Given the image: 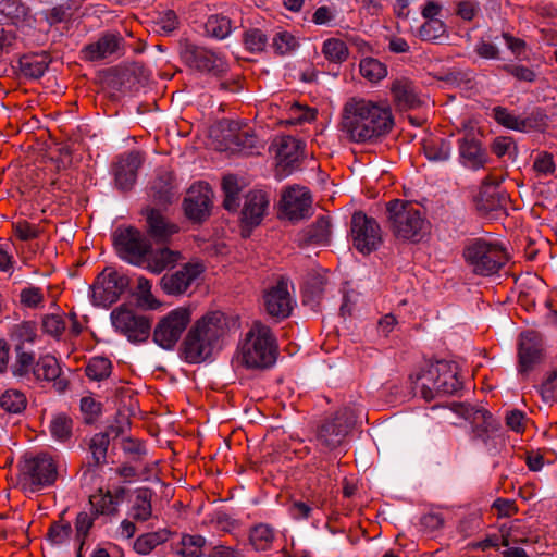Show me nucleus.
Returning a JSON list of instances; mask_svg holds the SVG:
<instances>
[{
	"mask_svg": "<svg viewBox=\"0 0 557 557\" xmlns=\"http://www.w3.org/2000/svg\"><path fill=\"white\" fill-rule=\"evenodd\" d=\"M14 233L21 240H30L38 237L39 230L27 221H18L14 224Z\"/></svg>",
	"mask_w": 557,
	"mask_h": 557,
	"instance_id": "obj_63",
	"label": "nucleus"
},
{
	"mask_svg": "<svg viewBox=\"0 0 557 557\" xmlns=\"http://www.w3.org/2000/svg\"><path fill=\"white\" fill-rule=\"evenodd\" d=\"M72 420L60 414L52 419L50 423V432L52 436L59 441H66L72 433Z\"/></svg>",
	"mask_w": 557,
	"mask_h": 557,
	"instance_id": "obj_52",
	"label": "nucleus"
},
{
	"mask_svg": "<svg viewBox=\"0 0 557 557\" xmlns=\"http://www.w3.org/2000/svg\"><path fill=\"white\" fill-rule=\"evenodd\" d=\"M423 152L431 162H445L450 158L451 144L440 135L430 134L422 139Z\"/></svg>",
	"mask_w": 557,
	"mask_h": 557,
	"instance_id": "obj_29",
	"label": "nucleus"
},
{
	"mask_svg": "<svg viewBox=\"0 0 557 557\" xmlns=\"http://www.w3.org/2000/svg\"><path fill=\"white\" fill-rule=\"evenodd\" d=\"M306 237L309 243L318 245H327L331 237V223L327 216H320L307 230Z\"/></svg>",
	"mask_w": 557,
	"mask_h": 557,
	"instance_id": "obj_41",
	"label": "nucleus"
},
{
	"mask_svg": "<svg viewBox=\"0 0 557 557\" xmlns=\"http://www.w3.org/2000/svg\"><path fill=\"white\" fill-rule=\"evenodd\" d=\"M149 233L158 240H166L173 234L178 232V227L168 222L164 216L154 209H151L147 215Z\"/></svg>",
	"mask_w": 557,
	"mask_h": 557,
	"instance_id": "obj_32",
	"label": "nucleus"
},
{
	"mask_svg": "<svg viewBox=\"0 0 557 557\" xmlns=\"http://www.w3.org/2000/svg\"><path fill=\"white\" fill-rule=\"evenodd\" d=\"M321 52L329 62L336 64L345 62L349 55L347 45L339 38L324 40Z\"/></svg>",
	"mask_w": 557,
	"mask_h": 557,
	"instance_id": "obj_37",
	"label": "nucleus"
},
{
	"mask_svg": "<svg viewBox=\"0 0 557 557\" xmlns=\"http://www.w3.org/2000/svg\"><path fill=\"white\" fill-rule=\"evenodd\" d=\"M493 117L498 124L518 132H528L533 127L530 119H521L504 107H495Z\"/></svg>",
	"mask_w": 557,
	"mask_h": 557,
	"instance_id": "obj_35",
	"label": "nucleus"
},
{
	"mask_svg": "<svg viewBox=\"0 0 557 557\" xmlns=\"http://www.w3.org/2000/svg\"><path fill=\"white\" fill-rule=\"evenodd\" d=\"M225 333L223 313L210 312L196 322L183 344V356L188 363H200L211 357L218 341Z\"/></svg>",
	"mask_w": 557,
	"mask_h": 557,
	"instance_id": "obj_2",
	"label": "nucleus"
},
{
	"mask_svg": "<svg viewBox=\"0 0 557 557\" xmlns=\"http://www.w3.org/2000/svg\"><path fill=\"white\" fill-rule=\"evenodd\" d=\"M124 495V490L120 488L115 493L110 491L91 495L89 498L90 510L97 516H113L117 512V507Z\"/></svg>",
	"mask_w": 557,
	"mask_h": 557,
	"instance_id": "obj_28",
	"label": "nucleus"
},
{
	"mask_svg": "<svg viewBox=\"0 0 557 557\" xmlns=\"http://www.w3.org/2000/svg\"><path fill=\"white\" fill-rule=\"evenodd\" d=\"M110 444V437L107 432L95 434L89 442L92 466H100L107 462V453Z\"/></svg>",
	"mask_w": 557,
	"mask_h": 557,
	"instance_id": "obj_43",
	"label": "nucleus"
},
{
	"mask_svg": "<svg viewBox=\"0 0 557 557\" xmlns=\"http://www.w3.org/2000/svg\"><path fill=\"white\" fill-rule=\"evenodd\" d=\"M244 42L250 52H261L268 44L265 34L259 28H252L245 33Z\"/></svg>",
	"mask_w": 557,
	"mask_h": 557,
	"instance_id": "obj_55",
	"label": "nucleus"
},
{
	"mask_svg": "<svg viewBox=\"0 0 557 557\" xmlns=\"http://www.w3.org/2000/svg\"><path fill=\"white\" fill-rule=\"evenodd\" d=\"M543 342L540 334L527 331L520 336L519 363L522 372H528L542 357Z\"/></svg>",
	"mask_w": 557,
	"mask_h": 557,
	"instance_id": "obj_24",
	"label": "nucleus"
},
{
	"mask_svg": "<svg viewBox=\"0 0 557 557\" xmlns=\"http://www.w3.org/2000/svg\"><path fill=\"white\" fill-rule=\"evenodd\" d=\"M337 11L331 5H321L315 9L312 14L311 21L319 26L332 27L335 25Z\"/></svg>",
	"mask_w": 557,
	"mask_h": 557,
	"instance_id": "obj_57",
	"label": "nucleus"
},
{
	"mask_svg": "<svg viewBox=\"0 0 557 557\" xmlns=\"http://www.w3.org/2000/svg\"><path fill=\"white\" fill-rule=\"evenodd\" d=\"M270 205L269 195L262 189L249 190L242 209V223L247 227H255L263 220Z\"/></svg>",
	"mask_w": 557,
	"mask_h": 557,
	"instance_id": "obj_22",
	"label": "nucleus"
},
{
	"mask_svg": "<svg viewBox=\"0 0 557 557\" xmlns=\"http://www.w3.org/2000/svg\"><path fill=\"white\" fill-rule=\"evenodd\" d=\"M502 69L520 82L532 83L535 81V72L522 64H504Z\"/></svg>",
	"mask_w": 557,
	"mask_h": 557,
	"instance_id": "obj_61",
	"label": "nucleus"
},
{
	"mask_svg": "<svg viewBox=\"0 0 557 557\" xmlns=\"http://www.w3.org/2000/svg\"><path fill=\"white\" fill-rule=\"evenodd\" d=\"M124 53V39L120 33L106 32L98 39L83 47L81 54L85 61L96 62L119 58Z\"/></svg>",
	"mask_w": 557,
	"mask_h": 557,
	"instance_id": "obj_17",
	"label": "nucleus"
},
{
	"mask_svg": "<svg viewBox=\"0 0 557 557\" xmlns=\"http://www.w3.org/2000/svg\"><path fill=\"white\" fill-rule=\"evenodd\" d=\"M57 466L48 454L41 453L25 461L20 474V483L29 492L50 486L57 479Z\"/></svg>",
	"mask_w": 557,
	"mask_h": 557,
	"instance_id": "obj_9",
	"label": "nucleus"
},
{
	"mask_svg": "<svg viewBox=\"0 0 557 557\" xmlns=\"http://www.w3.org/2000/svg\"><path fill=\"white\" fill-rule=\"evenodd\" d=\"M533 169L541 176L553 175L556 171L553 154L545 151L540 152L534 160Z\"/></svg>",
	"mask_w": 557,
	"mask_h": 557,
	"instance_id": "obj_59",
	"label": "nucleus"
},
{
	"mask_svg": "<svg viewBox=\"0 0 557 557\" xmlns=\"http://www.w3.org/2000/svg\"><path fill=\"white\" fill-rule=\"evenodd\" d=\"M393 125L388 106L361 98L348 100L343 109L342 131L355 143L371 141Z\"/></svg>",
	"mask_w": 557,
	"mask_h": 557,
	"instance_id": "obj_1",
	"label": "nucleus"
},
{
	"mask_svg": "<svg viewBox=\"0 0 557 557\" xmlns=\"http://www.w3.org/2000/svg\"><path fill=\"white\" fill-rule=\"evenodd\" d=\"M190 321L191 311L188 308L178 307L171 310L157 323L153 330V342L163 349H173Z\"/></svg>",
	"mask_w": 557,
	"mask_h": 557,
	"instance_id": "obj_10",
	"label": "nucleus"
},
{
	"mask_svg": "<svg viewBox=\"0 0 557 557\" xmlns=\"http://www.w3.org/2000/svg\"><path fill=\"white\" fill-rule=\"evenodd\" d=\"M97 518L98 517L91 510L89 512L81 511L76 516L75 539L78 542L77 557H82L83 546Z\"/></svg>",
	"mask_w": 557,
	"mask_h": 557,
	"instance_id": "obj_39",
	"label": "nucleus"
},
{
	"mask_svg": "<svg viewBox=\"0 0 557 557\" xmlns=\"http://www.w3.org/2000/svg\"><path fill=\"white\" fill-rule=\"evenodd\" d=\"M16 361L12 373L14 376L27 377L34 372L36 366L35 355L32 351H24L22 346L16 347Z\"/></svg>",
	"mask_w": 557,
	"mask_h": 557,
	"instance_id": "obj_47",
	"label": "nucleus"
},
{
	"mask_svg": "<svg viewBox=\"0 0 557 557\" xmlns=\"http://www.w3.org/2000/svg\"><path fill=\"white\" fill-rule=\"evenodd\" d=\"M432 412H437V418L443 422L456 424L453 416L463 418L472 424V432L475 438L486 443L492 433L497 430V423L492 414L484 408L472 407L465 403H451L450 407H431Z\"/></svg>",
	"mask_w": 557,
	"mask_h": 557,
	"instance_id": "obj_7",
	"label": "nucleus"
},
{
	"mask_svg": "<svg viewBox=\"0 0 557 557\" xmlns=\"http://www.w3.org/2000/svg\"><path fill=\"white\" fill-rule=\"evenodd\" d=\"M172 174L163 172L152 183L151 189L160 201L168 202L173 196Z\"/></svg>",
	"mask_w": 557,
	"mask_h": 557,
	"instance_id": "obj_50",
	"label": "nucleus"
},
{
	"mask_svg": "<svg viewBox=\"0 0 557 557\" xmlns=\"http://www.w3.org/2000/svg\"><path fill=\"white\" fill-rule=\"evenodd\" d=\"M205 270L206 267L201 261L187 262L180 269L164 274L161 278V287L168 295H183L200 280Z\"/></svg>",
	"mask_w": 557,
	"mask_h": 557,
	"instance_id": "obj_15",
	"label": "nucleus"
},
{
	"mask_svg": "<svg viewBox=\"0 0 557 557\" xmlns=\"http://www.w3.org/2000/svg\"><path fill=\"white\" fill-rule=\"evenodd\" d=\"M181 57L188 67L203 74L219 76L228 70V63L221 52L205 47L186 44Z\"/></svg>",
	"mask_w": 557,
	"mask_h": 557,
	"instance_id": "obj_11",
	"label": "nucleus"
},
{
	"mask_svg": "<svg viewBox=\"0 0 557 557\" xmlns=\"http://www.w3.org/2000/svg\"><path fill=\"white\" fill-rule=\"evenodd\" d=\"M386 227L401 243H416L418 237V201L395 198L385 203Z\"/></svg>",
	"mask_w": 557,
	"mask_h": 557,
	"instance_id": "obj_6",
	"label": "nucleus"
},
{
	"mask_svg": "<svg viewBox=\"0 0 557 557\" xmlns=\"http://www.w3.org/2000/svg\"><path fill=\"white\" fill-rule=\"evenodd\" d=\"M212 191L208 184H194L184 200L185 214L189 220L201 222L210 214Z\"/></svg>",
	"mask_w": 557,
	"mask_h": 557,
	"instance_id": "obj_21",
	"label": "nucleus"
},
{
	"mask_svg": "<svg viewBox=\"0 0 557 557\" xmlns=\"http://www.w3.org/2000/svg\"><path fill=\"white\" fill-rule=\"evenodd\" d=\"M302 143L293 136H283L276 143V173L286 177L299 168Z\"/></svg>",
	"mask_w": 557,
	"mask_h": 557,
	"instance_id": "obj_20",
	"label": "nucleus"
},
{
	"mask_svg": "<svg viewBox=\"0 0 557 557\" xmlns=\"http://www.w3.org/2000/svg\"><path fill=\"white\" fill-rule=\"evenodd\" d=\"M444 523V519L440 511L431 510L428 513H424L422 518H420V532L423 533H433L434 531L442 528Z\"/></svg>",
	"mask_w": 557,
	"mask_h": 557,
	"instance_id": "obj_62",
	"label": "nucleus"
},
{
	"mask_svg": "<svg viewBox=\"0 0 557 557\" xmlns=\"http://www.w3.org/2000/svg\"><path fill=\"white\" fill-rule=\"evenodd\" d=\"M61 367L57 358L50 355L41 356L34 368L33 376L38 382H53L58 392L67 388V380L61 375Z\"/></svg>",
	"mask_w": 557,
	"mask_h": 557,
	"instance_id": "obj_25",
	"label": "nucleus"
},
{
	"mask_svg": "<svg viewBox=\"0 0 557 557\" xmlns=\"http://www.w3.org/2000/svg\"><path fill=\"white\" fill-rule=\"evenodd\" d=\"M298 45L297 38L287 30L277 32L272 38V48L281 55L295 51Z\"/></svg>",
	"mask_w": 557,
	"mask_h": 557,
	"instance_id": "obj_49",
	"label": "nucleus"
},
{
	"mask_svg": "<svg viewBox=\"0 0 557 557\" xmlns=\"http://www.w3.org/2000/svg\"><path fill=\"white\" fill-rule=\"evenodd\" d=\"M20 300L27 308H37L44 302V294L39 287H25L21 290Z\"/></svg>",
	"mask_w": 557,
	"mask_h": 557,
	"instance_id": "obj_60",
	"label": "nucleus"
},
{
	"mask_svg": "<svg viewBox=\"0 0 557 557\" xmlns=\"http://www.w3.org/2000/svg\"><path fill=\"white\" fill-rule=\"evenodd\" d=\"M114 329L132 343L146 342L150 335L151 322L135 310L120 306L111 312Z\"/></svg>",
	"mask_w": 557,
	"mask_h": 557,
	"instance_id": "obj_12",
	"label": "nucleus"
},
{
	"mask_svg": "<svg viewBox=\"0 0 557 557\" xmlns=\"http://www.w3.org/2000/svg\"><path fill=\"white\" fill-rule=\"evenodd\" d=\"M317 111L308 107L295 103L289 109V117L286 120L288 124L297 125L311 122L315 119Z\"/></svg>",
	"mask_w": 557,
	"mask_h": 557,
	"instance_id": "obj_54",
	"label": "nucleus"
},
{
	"mask_svg": "<svg viewBox=\"0 0 557 557\" xmlns=\"http://www.w3.org/2000/svg\"><path fill=\"white\" fill-rule=\"evenodd\" d=\"M248 540L256 552H267L272 548L275 531L267 523H258L249 530Z\"/></svg>",
	"mask_w": 557,
	"mask_h": 557,
	"instance_id": "obj_33",
	"label": "nucleus"
},
{
	"mask_svg": "<svg viewBox=\"0 0 557 557\" xmlns=\"http://www.w3.org/2000/svg\"><path fill=\"white\" fill-rule=\"evenodd\" d=\"M85 373L90 380L102 381L111 373V361L104 357H94L88 361Z\"/></svg>",
	"mask_w": 557,
	"mask_h": 557,
	"instance_id": "obj_48",
	"label": "nucleus"
},
{
	"mask_svg": "<svg viewBox=\"0 0 557 557\" xmlns=\"http://www.w3.org/2000/svg\"><path fill=\"white\" fill-rule=\"evenodd\" d=\"M65 327L66 323L61 314H48L42 320L44 331L53 337H60Z\"/></svg>",
	"mask_w": 557,
	"mask_h": 557,
	"instance_id": "obj_58",
	"label": "nucleus"
},
{
	"mask_svg": "<svg viewBox=\"0 0 557 557\" xmlns=\"http://www.w3.org/2000/svg\"><path fill=\"white\" fill-rule=\"evenodd\" d=\"M461 388L462 381L455 363L429 359L420 363V392L425 400H432L437 395H453Z\"/></svg>",
	"mask_w": 557,
	"mask_h": 557,
	"instance_id": "obj_3",
	"label": "nucleus"
},
{
	"mask_svg": "<svg viewBox=\"0 0 557 557\" xmlns=\"http://www.w3.org/2000/svg\"><path fill=\"white\" fill-rule=\"evenodd\" d=\"M170 535L171 533L168 529H160L141 534L134 542V549L140 555H148L157 546L165 543L170 539Z\"/></svg>",
	"mask_w": 557,
	"mask_h": 557,
	"instance_id": "obj_34",
	"label": "nucleus"
},
{
	"mask_svg": "<svg viewBox=\"0 0 557 557\" xmlns=\"http://www.w3.org/2000/svg\"><path fill=\"white\" fill-rule=\"evenodd\" d=\"M72 527L69 522L55 521L49 527L47 539L51 545H62L70 540Z\"/></svg>",
	"mask_w": 557,
	"mask_h": 557,
	"instance_id": "obj_51",
	"label": "nucleus"
},
{
	"mask_svg": "<svg viewBox=\"0 0 557 557\" xmlns=\"http://www.w3.org/2000/svg\"><path fill=\"white\" fill-rule=\"evenodd\" d=\"M232 29L233 26L231 18L221 14H213L209 16L205 24L206 34L218 40L228 37Z\"/></svg>",
	"mask_w": 557,
	"mask_h": 557,
	"instance_id": "obj_36",
	"label": "nucleus"
},
{
	"mask_svg": "<svg viewBox=\"0 0 557 557\" xmlns=\"http://www.w3.org/2000/svg\"><path fill=\"white\" fill-rule=\"evenodd\" d=\"M144 162L139 151H129L120 156L114 168V177L117 187L122 190L131 189L137 178V171Z\"/></svg>",
	"mask_w": 557,
	"mask_h": 557,
	"instance_id": "obj_23",
	"label": "nucleus"
},
{
	"mask_svg": "<svg viewBox=\"0 0 557 557\" xmlns=\"http://www.w3.org/2000/svg\"><path fill=\"white\" fill-rule=\"evenodd\" d=\"M294 299L288 288V280L281 277L275 285L263 294V305L267 313L276 320H283L290 315L294 308Z\"/></svg>",
	"mask_w": 557,
	"mask_h": 557,
	"instance_id": "obj_19",
	"label": "nucleus"
},
{
	"mask_svg": "<svg viewBox=\"0 0 557 557\" xmlns=\"http://www.w3.org/2000/svg\"><path fill=\"white\" fill-rule=\"evenodd\" d=\"M475 53L487 60H498L500 51L498 47L492 42L480 40L474 48Z\"/></svg>",
	"mask_w": 557,
	"mask_h": 557,
	"instance_id": "obj_64",
	"label": "nucleus"
},
{
	"mask_svg": "<svg viewBox=\"0 0 557 557\" xmlns=\"http://www.w3.org/2000/svg\"><path fill=\"white\" fill-rule=\"evenodd\" d=\"M360 74L371 83H377L387 76V67L374 58H364L359 64Z\"/></svg>",
	"mask_w": 557,
	"mask_h": 557,
	"instance_id": "obj_45",
	"label": "nucleus"
},
{
	"mask_svg": "<svg viewBox=\"0 0 557 557\" xmlns=\"http://www.w3.org/2000/svg\"><path fill=\"white\" fill-rule=\"evenodd\" d=\"M351 238L359 252L369 255L382 243L381 226L375 219L363 212H356L351 218Z\"/></svg>",
	"mask_w": 557,
	"mask_h": 557,
	"instance_id": "obj_14",
	"label": "nucleus"
},
{
	"mask_svg": "<svg viewBox=\"0 0 557 557\" xmlns=\"http://www.w3.org/2000/svg\"><path fill=\"white\" fill-rule=\"evenodd\" d=\"M355 410L344 407L334 417L325 419L317 429L313 443L321 453L337 449L356 423Z\"/></svg>",
	"mask_w": 557,
	"mask_h": 557,
	"instance_id": "obj_8",
	"label": "nucleus"
},
{
	"mask_svg": "<svg viewBox=\"0 0 557 557\" xmlns=\"http://www.w3.org/2000/svg\"><path fill=\"white\" fill-rule=\"evenodd\" d=\"M222 189L224 191L223 206L227 211H236L239 207V191L238 180L235 175H226L222 181Z\"/></svg>",
	"mask_w": 557,
	"mask_h": 557,
	"instance_id": "obj_44",
	"label": "nucleus"
},
{
	"mask_svg": "<svg viewBox=\"0 0 557 557\" xmlns=\"http://www.w3.org/2000/svg\"><path fill=\"white\" fill-rule=\"evenodd\" d=\"M445 33V25L441 18L425 20L420 26L421 40H435Z\"/></svg>",
	"mask_w": 557,
	"mask_h": 557,
	"instance_id": "obj_56",
	"label": "nucleus"
},
{
	"mask_svg": "<svg viewBox=\"0 0 557 557\" xmlns=\"http://www.w3.org/2000/svg\"><path fill=\"white\" fill-rule=\"evenodd\" d=\"M239 356L247 368L271 367L276 359V341L270 327L255 322L239 345Z\"/></svg>",
	"mask_w": 557,
	"mask_h": 557,
	"instance_id": "obj_4",
	"label": "nucleus"
},
{
	"mask_svg": "<svg viewBox=\"0 0 557 557\" xmlns=\"http://www.w3.org/2000/svg\"><path fill=\"white\" fill-rule=\"evenodd\" d=\"M391 94L400 110L411 109L418 101L414 82L405 76L397 77L393 81Z\"/></svg>",
	"mask_w": 557,
	"mask_h": 557,
	"instance_id": "obj_27",
	"label": "nucleus"
},
{
	"mask_svg": "<svg viewBox=\"0 0 557 557\" xmlns=\"http://www.w3.org/2000/svg\"><path fill=\"white\" fill-rule=\"evenodd\" d=\"M0 406L4 411L17 414L25 410L27 398L18 389H8L0 397Z\"/></svg>",
	"mask_w": 557,
	"mask_h": 557,
	"instance_id": "obj_42",
	"label": "nucleus"
},
{
	"mask_svg": "<svg viewBox=\"0 0 557 557\" xmlns=\"http://www.w3.org/2000/svg\"><path fill=\"white\" fill-rule=\"evenodd\" d=\"M207 541L199 534H183L177 554L182 557H201Z\"/></svg>",
	"mask_w": 557,
	"mask_h": 557,
	"instance_id": "obj_46",
	"label": "nucleus"
},
{
	"mask_svg": "<svg viewBox=\"0 0 557 557\" xmlns=\"http://www.w3.org/2000/svg\"><path fill=\"white\" fill-rule=\"evenodd\" d=\"M460 157L465 165L479 170L486 163V153L474 137H465L459 145Z\"/></svg>",
	"mask_w": 557,
	"mask_h": 557,
	"instance_id": "obj_30",
	"label": "nucleus"
},
{
	"mask_svg": "<svg viewBox=\"0 0 557 557\" xmlns=\"http://www.w3.org/2000/svg\"><path fill=\"white\" fill-rule=\"evenodd\" d=\"M281 211L290 221H299L311 215L312 197L307 187L290 186L281 198Z\"/></svg>",
	"mask_w": 557,
	"mask_h": 557,
	"instance_id": "obj_18",
	"label": "nucleus"
},
{
	"mask_svg": "<svg viewBox=\"0 0 557 557\" xmlns=\"http://www.w3.org/2000/svg\"><path fill=\"white\" fill-rule=\"evenodd\" d=\"M462 256L471 271L482 276L497 273L508 261L507 251L499 243L484 238L470 239Z\"/></svg>",
	"mask_w": 557,
	"mask_h": 557,
	"instance_id": "obj_5",
	"label": "nucleus"
},
{
	"mask_svg": "<svg viewBox=\"0 0 557 557\" xmlns=\"http://www.w3.org/2000/svg\"><path fill=\"white\" fill-rule=\"evenodd\" d=\"M181 258V253L169 248L153 249L149 244L144 253L143 264L137 267L144 268L153 274H160L165 269L173 267Z\"/></svg>",
	"mask_w": 557,
	"mask_h": 557,
	"instance_id": "obj_26",
	"label": "nucleus"
},
{
	"mask_svg": "<svg viewBox=\"0 0 557 557\" xmlns=\"http://www.w3.org/2000/svg\"><path fill=\"white\" fill-rule=\"evenodd\" d=\"M151 287L152 284L148 278L144 276L137 278L136 289L140 304L150 309H156L159 306V301L153 297Z\"/></svg>",
	"mask_w": 557,
	"mask_h": 557,
	"instance_id": "obj_53",
	"label": "nucleus"
},
{
	"mask_svg": "<svg viewBox=\"0 0 557 557\" xmlns=\"http://www.w3.org/2000/svg\"><path fill=\"white\" fill-rule=\"evenodd\" d=\"M27 14V8L20 0H0V22L17 25Z\"/></svg>",
	"mask_w": 557,
	"mask_h": 557,
	"instance_id": "obj_38",
	"label": "nucleus"
},
{
	"mask_svg": "<svg viewBox=\"0 0 557 557\" xmlns=\"http://www.w3.org/2000/svg\"><path fill=\"white\" fill-rule=\"evenodd\" d=\"M127 278L114 270L106 269L91 285V297L96 305L110 306L127 286Z\"/></svg>",
	"mask_w": 557,
	"mask_h": 557,
	"instance_id": "obj_16",
	"label": "nucleus"
},
{
	"mask_svg": "<svg viewBox=\"0 0 557 557\" xmlns=\"http://www.w3.org/2000/svg\"><path fill=\"white\" fill-rule=\"evenodd\" d=\"M152 492L148 488H139L128 510V517L136 522H146L152 517Z\"/></svg>",
	"mask_w": 557,
	"mask_h": 557,
	"instance_id": "obj_31",
	"label": "nucleus"
},
{
	"mask_svg": "<svg viewBox=\"0 0 557 557\" xmlns=\"http://www.w3.org/2000/svg\"><path fill=\"white\" fill-rule=\"evenodd\" d=\"M149 243L147 237L133 226H120L113 233V244L119 257L136 267L143 264Z\"/></svg>",
	"mask_w": 557,
	"mask_h": 557,
	"instance_id": "obj_13",
	"label": "nucleus"
},
{
	"mask_svg": "<svg viewBox=\"0 0 557 557\" xmlns=\"http://www.w3.org/2000/svg\"><path fill=\"white\" fill-rule=\"evenodd\" d=\"M48 69L45 57L24 55L20 59V70L25 77L39 78Z\"/></svg>",
	"mask_w": 557,
	"mask_h": 557,
	"instance_id": "obj_40",
	"label": "nucleus"
}]
</instances>
